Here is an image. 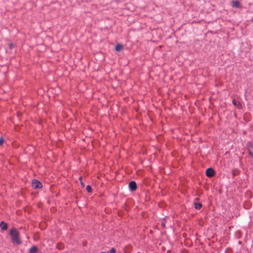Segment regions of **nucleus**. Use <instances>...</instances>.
I'll return each instance as SVG.
<instances>
[{"label": "nucleus", "instance_id": "obj_5", "mask_svg": "<svg viewBox=\"0 0 253 253\" xmlns=\"http://www.w3.org/2000/svg\"><path fill=\"white\" fill-rule=\"evenodd\" d=\"M232 6L235 8H239L241 7V4L238 0H233L231 3Z\"/></svg>", "mask_w": 253, "mask_h": 253}, {"label": "nucleus", "instance_id": "obj_2", "mask_svg": "<svg viewBox=\"0 0 253 253\" xmlns=\"http://www.w3.org/2000/svg\"><path fill=\"white\" fill-rule=\"evenodd\" d=\"M32 187L34 189H40L42 187V184L38 180L34 179L32 182Z\"/></svg>", "mask_w": 253, "mask_h": 253}, {"label": "nucleus", "instance_id": "obj_10", "mask_svg": "<svg viewBox=\"0 0 253 253\" xmlns=\"http://www.w3.org/2000/svg\"><path fill=\"white\" fill-rule=\"evenodd\" d=\"M194 207L196 209L200 210L202 207V205L200 203H195Z\"/></svg>", "mask_w": 253, "mask_h": 253}, {"label": "nucleus", "instance_id": "obj_13", "mask_svg": "<svg viewBox=\"0 0 253 253\" xmlns=\"http://www.w3.org/2000/svg\"><path fill=\"white\" fill-rule=\"evenodd\" d=\"M4 142V139L2 137L0 138V145H2Z\"/></svg>", "mask_w": 253, "mask_h": 253}, {"label": "nucleus", "instance_id": "obj_16", "mask_svg": "<svg viewBox=\"0 0 253 253\" xmlns=\"http://www.w3.org/2000/svg\"><path fill=\"white\" fill-rule=\"evenodd\" d=\"M104 253V252H102V253Z\"/></svg>", "mask_w": 253, "mask_h": 253}, {"label": "nucleus", "instance_id": "obj_12", "mask_svg": "<svg viewBox=\"0 0 253 253\" xmlns=\"http://www.w3.org/2000/svg\"><path fill=\"white\" fill-rule=\"evenodd\" d=\"M79 180L80 181L81 184L82 185V187H84L85 185H84V183L83 181V178H82V177H80L79 178Z\"/></svg>", "mask_w": 253, "mask_h": 253}, {"label": "nucleus", "instance_id": "obj_9", "mask_svg": "<svg viewBox=\"0 0 253 253\" xmlns=\"http://www.w3.org/2000/svg\"><path fill=\"white\" fill-rule=\"evenodd\" d=\"M123 46L121 44H117L115 46V50L120 51L123 49Z\"/></svg>", "mask_w": 253, "mask_h": 253}, {"label": "nucleus", "instance_id": "obj_14", "mask_svg": "<svg viewBox=\"0 0 253 253\" xmlns=\"http://www.w3.org/2000/svg\"><path fill=\"white\" fill-rule=\"evenodd\" d=\"M116 250L114 248H112L110 250V253H115Z\"/></svg>", "mask_w": 253, "mask_h": 253}, {"label": "nucleus", "instance_id": "obj_7", "mask_svg": "<svg viewBox=\"0 0 253 253\" xmlns=\"http://www.w3.org/2000/svg\"><path fill=\"white\" fill-rule=\"evenodd\" d=\"M0 227L3 230H5L7 229V224L4 221H1L0 223Z\"/></svg>", "mask_w": 253, "mask_h": 253}, {"label": "nucleus", "instance_id": "obj_11", "mask_svg": "<svg viewBox=\"0 0 253 253\" xmlns=\"http://www.w3.org/2000/svg\"><path fill=\"white\" fill-rule=\"evenodd\" d=\"M86 189L87 192H91L92 191V188L90 185H87L86 187Z\"/></svg>", "mask_w": 253, "mask_h": 253}, {"label": "nucleus", "instance_id": "obj_6", "mask_svg": "<svg viewBox=\"0 0 253 253\" xmlns=\"http://www.w3.org/2000/svg\"><path fill=\"white\" fill-rule=\"evenodd\" d=\"M232 103H233V104L235 106L237 107L238 109H241L242 108V105L239 101H238L235 99H233L232 100Z\"/></svg>", "mask_w": 253, "mask_h": 253}, {"label": "nucleus", "instance_id": "obj_4", "mask_svg": "<svg viewBox=\"0 0 253 253\" xmlns=\"http://www.w3.org/2000/svg\"><path fill=\"white\" fill-rule=\"evenodd\" d=\"M206 173L207 176L211 177L214 175V171L211 168H208L206 170Z\"/></svg>", "mask_w": 253, "mask_h": 253}, {"label": "nucleus", "instance_id": "obj_1", "mask_svg": "<svg viewBox=\"0 0 253 253\" xmlns=\"http://www.w3.org/2000/svg\"><path fill=\"white\" fill-rule=\"evenodd\" d=\"M10 234L13 244L20 245L22 243V241L19 237V232L16 229L12 228L10 231Z\"/></svg>", "mask_w": 253, "mask_h": 253}, {"label": "nucleus", "instance_id": "obj_15", "mask_svg": "<svg viewBox=\"0 0 253 253\" xmlns=\"http://www.w3.org/2000/svg\"><path fill=\"white\" fill-rule=\"evenodd\" d=\"M249 154L251 156H253V152L250 151H249Z\"/></svg>", "mask_w": 253, "mask_h": 253}, {"label": "nucleus", "instance_id": "obj_3", "mask_svg": "<svg viewBox=\"0 0 253 253\" xmlns=\"http://www.w3.org/2000/svg\"><path fill=\"white\" fill-rule=\"evenodd\" d=\"M129 188L132 191H135L137 188L136 183L134 181H131L129 183Z\"/></svg>", "mask_w": 253, "mask_h": 253}, {"label": "nucleus", "instance_id": "obj_8", "mask_svg": "<svg viewBox=\"0 0 253 253\" xmlns=\"http://www.w3.org/2000/svg\"><path fill=\"white\" fill-rule=\"evenodd\" d=\"M38 252V248L36 246H33L30 249L29 253H37Z\"/></svg>", "mask_w": 253, "mask_h": 253}]
</instances>
